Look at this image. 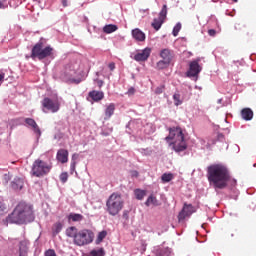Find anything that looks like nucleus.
Wrapping results in <instances>:
<instances>
[{
    "instance_id": "obj_9",
    "label": "nucleus",
    "mask_w": 256,
    "mask_h": 256,
    "mask_svg": "<svg viewBox=\"0 0 256 256\" xmlns=\"http://www.w3.org/2000/svg\"><path fill=\"white\" fill-rule=\"evenodd\" d=\"M200 62L201 59L197 58L189 63V70L186 72L187 77H199L203 69L201 65H199Z\"/></svg>"
},
{
    "instance_id": "obj_54",
    "label": "nucleus",
    "mask_w": 256,
    "mask_h": 256,
    "mask_svg": "<svg viewBox=\"0 0 256 256\" xmlns=\"http://www.w3.org/2000/svg\"><path fill=\"white\" fill-rule=\"evenodd\" d=\"M1 7H3V4L1 3V0H0V9H1Z\"/></svg>"
},
{
    "instance_id": "obj_15",
    "label": "nucleus",
    "mask_w": 256,
    "mask_h": 256,
    "mask_svg": "<svg viewBox=\"0 0 256 256\" xmlns=\"http://www.w3.org/2000/svg\"><path fill=\"white\" fill-rule=\"evenodd\" d=\"M132 37L135 41L143 42L146 39L145 33L141 31L139 28H135L132 30Z\"/></svg>"
},
{
    "instance_id": "obj_43",
    "label": "nucleus",
    "mask_w": 256,
    "mask_h": 256,
    "mask_svg": "<svg viewBox=\"0 0 256 256\" xmlns=\"http://www.w3.org/2000/svg\"><path fill=\"white\" fill-rule=\"evenodd\" d=\"M122 217H123V219H125V221H129V211L125 210L123 212Z\"/></svg>"
},
{
    "instance_id": "obj_28",
    "label": "nucleus",
    "mask_w": 256,
    "mask_h": 256,
    "mask_svg": "<svg viewBox=\"0 0 256 256\" xmlns=\"http://www.w3.org/2000/svg\"><path fill=\"white\" fill-rule=\"evenodd\" d=\"M169 65H171V62H169L167 60H160L157 62L156 67H157V69L161 70V69H167V67H169Z\"/></svg>"
},
{
    "instance_id": "obj_24",
    "label": "nucleus",
    "mask_w": 256,
    "mask_h": 256,
    "mask_svg": "<svg viewBox=\"0 0 256 256\" xmlns=\"http://www.w3.org/2000/svg\"><path fill=\"white\" fill-rule=\"evenodd\" d=\"M77 233H79V231H77V228L75 226L69 227L66 230L67 237H72L74 239V242H75V237H77Z\"/></svg>"
},
{
    "instance_id": "obj_45",
    "label": "nucleus",
    "mask_w": 256,
    "mask_h": 256,
    "mask_svg": "<svg viewBox=\"0 0 256 256\" xmlns=\"http://www.w3.org/2000/svg\"><path fill=\"white\" fill-rule=\"evenodd\" d=\"M4 80H5V73L0 72V83H3Z\"/></svg>"
},
{
    "instance_id": "obj_49",
    "label": "nucleus",
    "mask_w": 256,
    "mask_h": 256,
    "mask_svg": "<svg viewBox=\"0 0 256 256\" xmlns=\"http://www.w3.org/2000/svg\"><path fill=\"white\" fill-rule=\"evenodd\" d=\"M79 154H73L72 155V161H75L76 159H78Z\"/></svg>"
},
{
    "instance_id": "obj_35",
    "label": "nucleus",
    "mask_w": 256,
    "mask_h": 256,
    "mask_svg": "<svg viewBox=\"0 0 256 256\" xmlns=\"http://www.w3.org/2000/svg\"><path fill=\"white\" fill-rule=\"evenodd\" d=\"M61 229H63V224H61L60 222L54 225V233H56V235L58 233H61Z\"/></svg>"
},
{
    "instance_id": "obj_21",
    "label": "nucleus",
    "mask_w": 256,
    "mask_h": 256,
    "mask_svg": "<svg viewBox=\"0 0 256 256\" xmlns=\"http://www.w3.org/2000/svg\"><path fill=\"white\" fill-rule=\"evenodd\" d=\"M151 205H153L154 207H159L160 205L159 200H157V197H155V195H150L145 202L146 207H151Z\"/></svg>"
},
{
    "instance_id": "obj_31",
    "label": "nucleus",
    "mask_w": 256,
    "mask_h": 256,
    "mask_svg": "<svg viewBox=\"0 0 256 256\" xmlns=\"http://www.w3.org/2000/svg\"><path fill=\"white\" fill-rule=\"evenodd\" d=\"M107 237V231L103 230L98 233L97 239H96V245H99V243L103 242V239Z\"/></svg>"
},
{
    "instance_id": "obj_42",
    "label": "nucleus",
    "mask_w": 256,
    "mask_h": 256,
    "mask_svg": "<svg viewBox=\"0 0 256 256\" xmlns=\"http://www.w3.org/2000/svg\"><path fill=\"white\" fill-rule=\"evenodd\" d=\"M208 35H210V37H215V35H217V31L215 29H210L208 30Z\"/></svg>"
},
{
    "instance_id": "obj_17",
    "label": "nucleus",
    "mask_w": 256,
    "mask_h": 256,
    "mask_svg": "<svg viewBox=\"0 0 256 256\" xmlns=\"http://www.w3.org/2000/svg\"><path fill=\"white\" fill-rule=\"evenodd\" d=\"M114 113H115V104L110 103L106 107L105 112H104L105 121L109 120L110 117H113Z\"/></svg>"
},
{
    "instance_id": "obj_20",
    "label": "nucleus",
    "mask_w": 256,
    "mask_h": 256,
    "mask_svg": "<svg viewBox=\"0 0 256 256\" xmlns=\"http://www.w3.org/2000/svg\"><path fill=\"white\" fill-rule=\"evenodd\" d=\"M160 57L163 61H168L169 63L173 61V56L171 55V51L169 49H163L160 52Z\"/></svg>"
},
{
    "instance_id": "obj_25",
    "label": "nucleus",
    "mask_w": 256,
    "mask_h": 256,
    "mask_svg": "<svg viewBox=\"0 0 256 256\" xmlns=\"http://www.w3.org/2000/svg\"><path fill=\"white\" fill-rule=\"evenodd\" d=\"M33 131L34 135H36V145L39 144V137H41V129L37 125V122L33 121Z\"/></svg>"
},
{
    "instance_id": "obj_50",
    "label": "nucleus",
    "mask_w": 256,
    "mask_h": 256,
    "mask_svg": "<svg viewBox=\"0 0 256 256\" xmlns=\"http://www.w3.org/2000/svg\"><path fill=\"white\" fill-rule=\"evenodd\" d=\"M132 177H139V172L133 171L132 172Z\"/></svg>"
},
{
    "instance_id": "obj_7",
    "label": "nucleus",
    "mask_w": 256,
    "mask_h": 256,
    "mask_svg": "<svg viewBox=\"0 0 256 256\" xmlns=\"http://www.w3.org/2000/svg\"><path fill=\"white\" fill-rule=\"evenodd\" d=\"M53 56V48L51 46H47L43 48V42L37 43L33 47V57H37L38 59H47V57Z\"/></svg>"
},
{
    "instance_id": "obj_47",
    "label": "nucleus",
    "mask_w": 256,
    "mask_h": 256,
    "mask_svg": "<svg viewBox=\"0 0 256 256\" xmlns=\"http://www.w3.org/2000/svg\"><path fill=\"white\" fill-rule=\"evenodd\" d=\"M135 93V88H130L128 90V95H133Z\"/></svg>"
},
{
    "instance_id": "obj_44",
    "label": "nucleus",
    "mask_w": 256,
    "mask_h": 256,
    "mask_svg": "<svg viewBox=\"0 0 256 256\" xmlns=\"http://www.w3.org/2000/svg\"><path fill=\"white\" fill-rule=\"evenodd\" d=\"M108 68L110 69V71H115V63L114 62L109 63Z\"/></svg>"
},
{
    "instance_id": "obj_27",
    "label": "nucleus",
    "mask_w": 256,
    "mask_h": 256,
    "mask_svg": "<svg viewBox=\"0 0 256 256\" xmlns=\"http://www.w3.org/2000/svg\"><path fill=\"white\" fill-rule=\"evenodd\" d=\"M68 219H69V221H73V222L83 221V215L70 213L68 216Z\"/></svg>"
},
{
    "instance_id": "obj_52",
    "label": "nucleus",
    "mask_w": 256,
    "mask_h": 256,
    "mask_svg": "<svg viewBox=\"0 0 256 256\" xmlns=\"http://www.w3.org/2000/svg\"><path fill=\"white\" fill-rule=\"evenodd\" d=\"M233 183H234V185H236L237 184V180L233 179Z\"/></svg>"
},
{
    "instance_id": "obj_8",
    "label": "nucleus",
    "mask_w": 256,
    "mask_h": 256,
    "mask_svg": "<svg viewBox=\"0 0 256 256\" xmlns=\"http://www.w3.org/2000/svg\"><path fill=\"white\" fill-rule=\"evenodd\" d=\"M42 106L44 109H47V111H50L51 113H57V111L61 109V102H59L58 99H51L46 97L42 101Z\"/></svg>"
},
{
    "instance_id": "obj_19",
    "label": "nucleus",
    "mask_w": 256,
    "mask_h": 256,
    "mask_svg": "<svg viewBox=\"0 0 256 256\" xmlns=\"http://www.w3.org/2000/svg\"><path fill=\"white\" fill-rule=\"evenodd\" d=\"M241 117L244 121H251V119H253V110H251V108L242 109Z\"/></svg>"
},
{
    "instance_id": "obj_39",
    "label": "nucleus",
    "mask_w": 256,
    "mask_h": 256,
    "mask_svg": "<svg viewBox=\"0 0 256 256\" xmlns=\"http://www.w3.org/2000/svg\"><path fill=\"white\" fill-rule=\"evenodd\" d=\"M163 91H165V86H159L155 89L156 95H161V93H163Z\"/></svg>"
},
{
    "instance_id": "obj_6",
    "label": "nucleus",
    "mask_w": 256,
    "mask_h": 256,
    "mask_svg": "<svg viewBox=\"0 0 256 256\" xmlns=\"http://www.w3.org/2000/svg\"><path fill=\"white\" fill-rule=\"evenodd\" d=\"M52 169V163H47L41 159H37L34 162L33 175L35 177H45V175H49V173H51Z\"/></svg>"
},
{
    "instance_id": "obj_34",
    "label": "nucleus",
    "mask_w": 256,
    "mask_h": 256,
    "mask_svg": "<svg viewBox=\"0 0 256 256\" xmlns=\"http://www.w3.org/2000/svg\"><path fill=\"white\" fill-rule=\"evenodd\" d=\"M179 31H181V22H178L174 28H173V31H172V35L174 37H177V35H179Z\"/></svg>"
},
{
    "instance_id": "obj_37",
    "label": "nucleus",
    "mask_w": 256,
    "mask_h": 256,
    "mask_svg": "<svg viewBox=\"0 0 256 256\" xmlns=\"http://www.w3.org/2000/svg\"><path fill=\"white\" fill-rule=\"evenodd\" d=\"M24 125H26V127H33V119L31 118L24 119Z\"/></svg>"
},
{
    "instance_id": "obj_12",
    "label": "nucleus",
    "mask_w": 256,
    "mask_h": 256,
    "mask_svg": "<svg viewBox=\"0 0 256 256\" xmlns=\"http://www.w3.org/2000/svg\"><path fill=\"white\" fill-rule=\"evenodd\" d=\"M151 56V48H145L144 50L135 54L134 59L135 61H147Z\"/></svg>"
},
{
    "instance_id": "obj_33",
    "label": "nucleus",
    "mask_w": 256,
    "mask_h": 256,
    "mask_svg": "<svg viewBox=\"0 0 256 256\" xmlns=\"http://www.w3.org/2000/svg\"><path fill=\"white\" fill-rule=\"evenodd\" d=\"M173 100H174V104L176 106H179V105H181V103H183V101H181V94H179V93H175L173 95Z\"/></svg>"
},
{
    "instance_id": "obj_29",
    "label": "nucleus",
    "mask_w": 256,
    "mask_h": 256,
    "mask_svg": "<svg viewBox=\"0 0 256 256\" xmlns=\"http://www.w3.org/2000/svg\"><path fill=\"white\" fill-rule=\"evenodd\" d=\"M64 81H66V83H75L76 85H79V83H81V79H75L70 75L65 74L64 75Z\"/></svg>"
},
{
    "instance_id": "obj_51",
    "label": "nucleus",
    "mask_w": 256,
    "mask_h": 256,
    "mask_svg": "<svg viewBox=\"0 0 256 256\" xmlns=\"http://www.w3.org/2000/svg\"><path fill=\"white\" fill-rule=\"evenodd\" d=\"M63 7H67V0H61Z\"/></svg>"
},
{
    "instance_id": "obj_2",
    "label": "nucleus",
    "mask_w": 256,
    "mask_h": 256,
    "mask_svg": "<svg viewBox=\"0 0 256 256\" xmlns=\"http://www.w3.org/2000/svg\"><path fill=\"white\" fill-rule=\"evenodd\" d=\"M33 219V208L26 202H20L13 212L6 218L7 223H15L23 225V223H31Z\"/></svg>"
},
{
    "instance_id": "obj_18",
    "label": "nucleus",
    "mask_w": 256,
    "mask_h": 256,
    "mask_svg": "<svg viewBox=\"0 0 256 256\" xmlns=\"http://www.w3.org/2000/svg\"><path fill=\"white\" fill-rule=\"evenodd\" d=\"M156 256H170L171 249L169 247H158L154 251Z\"/></svg>"
},
{
    "instance_id": "obj_32",
    "label": "nucleus",
    "mask_w": 256,
    "mask_h": 256,
    "mask_svg": "<svg viewBox=\"0 0 256 256\" xmlns=\"http://www.w3.org/2000/svg\"><path fill=\"white\" fill-rule=\"evenodd\" d=\"M134 193H135L136 199H138L139 201L143 200V198L146 195V192L144 190H141V189H136L134 191Z\"/></svg>"
},
{
    "instance_id": "obj_48",
    "label": "nucleus",
    "mask_w": 256,
    "mask_h": 256,
    "mask_svg": "<svg viewBox=\"0 0 256 256\" xmlns=\"http://www.w3.org/2000/svg\"><path fill=\"white\" fill-rule=\"evenodd\" d=\"M142 253H145L146 249H147V244H145L144 242L142 243Z\"/></svg>"
},
{
    "instance_id": "obj_23",
    "label": "nucleus",
    "mask_w": 256,
    "mask_h": 256,
    "mask_svg": "<svg viewBox=\"0 0 256 256\" xmlns=\"http://www.w3.org/2000/svg\"><path fill=\"white\" fill-rule=\"evenodd\" d=\"M119 29V27H117V25L115 24H108L106 26L103 27V31L109 35L111 33H115V31H117Z\"/></svg>"
},
{
    "instance_id": "obj_16",
    "label": "nucleus",
    "mask_w": 256,
    "mask_h": 256,
    "mask_svg": "<svg viewBox=\"0 0 256 256\" xmlns=\"http://www.w3.org/2000/svg\"><path fill=\"white\" fill-rule=\"evenodd\" d=\"M24 181L22 178L16 177L14 180L11 182V187L15 191H21L23 189Z\"/></svg>"
},
{
    "instance_id": "obj_40",
    "label": "nucleus",
    "mask_w": 256,
    "mask_h": 256,
    "mask_svg": "<svg viewBox=\"0 0 256 256\" xmlns=\"http://www.w3.org/2000/svg\"><path fill=\"white\" fill-rule=\"evenodd\" d=\"M94 81L99 89H101V87H103V85H105V82L103 80L95 79Z\"/></svg>"
},
{
    "instance_id": "obj_3",
    "label": "nucleus",
    "mask_w": 256,
    "mask_h": 256,
    "mask_svg": "<svg viewBox=\"0 0 256 256\" xmlns=\"http://www.w3.org/2000/svg\"><path fill=\"white\" fill-rule=\"evenodd\" d=\"M173 139L174 142L170 143V145H172V148L176 153H181L187 149V142L185 141V135H183L181 127L169 128V135L165 140L171 141Z\"/></svg>"
},
{
    "instance_id": "obj_1",
    "label": "nucleus",
    "mask_w": 256,
    "mask_h": 256,
    "mask_svg": "<svg viewBox=\"0 0 256 256\" xmlns=\"http://www.w3.org/2000/svg\"><path fill=\"white\" fill-rule=\"evenodd\" d=\"M207 177L215 189H225L231 181V172L223 164H212L207 168Z\"/></svg>"
},
{
    "instance_id": "obj_38",
    "label": "nucleus",
    "mask_w": 256,
    "mask_h": 256,
    "mask_svg": "<svg viewBox=\"0 0 256 256\" xmlns=\"http://www.w3.org/2000/svg\"><path fill=\"white\" fill-rule=\"evenodd\" d=\"M77 166V161H72L70 165V174L73 175L75 173V167Z\"/></svg>"
},
{
    "instance_id": "obj_13",
    "label": "nucleus",
    "mask_w": 256,
    "mask_h": 256,
    "mask_svg": "<svg viewBox=\"0 0 256 256\" xmlns=\"http://www.w3.org/2000/svg\"><path fill=\"white\" fill-rule=\"evenodd\" d=\"M56 159L59 163H67L69 161V151L66 149H59L56 154Z\"/></svg>"
},
{
    "instance_id": "obj_55",
    "label": "nucleus",
    "mask_w": 256,
    "mask_h": 256,
    "mask_svg": "<svg viewBox=\"0 0 256 256\" xmlns=\"http://www.w3.org/2000/svg\"><path fill=\"white\" fill-rule=\"evenodd\" d=\"M222 101H223V99H219V100H218V103H221Z\"/></svg>"
},
{
    "instance_id": "obj_30",
    "label": "nucleus",
    "mask_w": 256,
    "mask_h": 256,
    "mask_svg": "<svg viewBox=\"0 0 256 256\" xmlns=\"http://www.w3.org/2000/svg\"><path fill=\"white\" fill-rule=\"evenodd\" d=\"M161 181H162V183H169V182L173 181V173H164L161 176Z\"/></svg>"
},
{
    "instance_id": "obj_56",
    "label": "nucleus",
    "mask_w": 256,
    "mask_h": 256,
    "mask_svg": "<svg viewBox=\"0 0 256 256\" xmlns=\"http://www.w3.org/2000/svg\"><path fill=\"white\" fill-rule=\"evenodd\" d=\"M233 1H234V3H237L238 0H233Z\"/></svg>"
},
{
    "instance_id": "obj_26",
    "label": "nucleus",
    "mask_w": 256,
    "mask_h": 256,
    "mask_svg": "<svg viewBox=\"0 0 256 256\" xmlns=\"http://www.w3.org/2000/svg\"><path fill=\"white\" fill-rule=\"evenodd\" d=\"M10 125L11 129H13V127H17L18 125H25V118H16L11 120Z\"/></svg>"
},
{
    "instance_id": "obj_14",
    "label": "nucleus",
    "mask_w": 256,
    "mask_h": 256,
    "mask_svg": "<svg viewBox=\"0 0 256 256\" xmlns=\"http://www.w3.org/2000/svg\"><path fill=\"white\" fill-rule=\"evenodd\" d=\"M88 96L96 103H98V101H103V99H105V93H103V91L92 90L89 92Z\"/></svg>"
},
{
    "instance_id": "obj_4",
    "label": "nucleus",
    "mask_w": 256,
    "mask_h": 256,
    "mask_svg": "<svg viewBox=\"0 0 256 256\" xmlns=\"http://www.w3.org/2000/svg\"><path fill=\"white\" fill-rule=\"evenodd\" d=\"M123 207H125V201L117 192L112 193L106 201V211L112 217L119 215L123 211Z\"/></svg>"
},
{
    "instance_id": "obj_22",
    "label": "nucleus",
    "mask_w": 256,
    "mask_h": 256,
    "mask_svg": "<svg viewBox=\"0 0 256 256\" xmlns=\"http://www.w3.org/2000/svg\"><path fill=\"white\" fill-rule=\"evenodd\" d=\"M28 245L29 243L27 241L20 242L19 256H27V251L29 250Z\"/></svg>"
},
{
    "instance_id": "obj_11",
    "label": "nucleus",
    "mask_w": 256,
    "mask_h": 256,
    "mask_svg": "<svg viewBox=\"0 0 256 256\" xmlns=\"http://www.w3.org/2000/svg\"><path fill=\"white\" fill-rule=\"evenodd\" d=\"M195 212L193 205L185 203L182 210L178 214V221H185L186 217H191Z\"/></svg>"
},
{
    "instance_id": "obj_53",
    "label": "nucleus",
    "mask_w": 256,
    "mask_h": 256,
    "mask_svg": "<svg viewBox=\"0 0 256 256\" xmlns=\"http://www.w3.org/2000/svg\"><path fill=\"white\" fill-rule=\"evenodd\" d=\"M30 57H33V50H31V54H30Z\"/></svg>"
},
{
    "instance_id": "obj_10",
    "label": "nucleus",
    "mask_w": 256,
    "mask_h": 256,
    "mask_svg": "<svg viewBox=\"0 0 256 256\" xmlns=\"http://www.w3.org/2000/svg\"><path fill=\"white\" fill-rule=\"evenodd\" d=\"M165 19H167V5L164 4L162 7V10L159 13V17L155 18L152 22V27L155 29V31H159L165 23Z\"/></svg>"
},
{
    "instance_id": "obj_46",
    "label": "nucleus",
    "mask_w": 256,
    "mask_h": 256,
    "mask_svg": "<svg viewBox=\"0 0 256 256\" xmlns=\"http://www.w3.org/2000/svg\"><path fill=\"white\" fill-rule=\"evenodd\" d=\"M2 211H5V204H3V202H0V213Z\"/></svg>"
},
{
    "instance_id": "obj_36",
    "label": "nucleus",
    "mask_w": 256,
    "mask_h": 256,
    "mask_svg": "<svg viewBox=\"0 0 256 256\" xmlns=\"http://www.w3.org/2000/svg\"><path fill=\"white\" fill-rule=\"evenodd\" d=\"M69 179V174L67 172H63L60 174L61 183H65Z\"/></svg>"
},
{
    "instance_id": "obj_41",
    "label": "nucleus",
    "mask_w": 256,
    "mask_h": 256,
    "mask_svg": "<svg viewBox=\"0 0 256 256\" xmlns=\"http://www.w3.org/2000/svg\"><path fill=\"white\" fill-rule=\"evenodd\" d=\"M45 256H57V253H55V250L49 249L45 252Z\"/></svg>"
},
{
    "instance_id": "obj_5",
    "label": "nucleus",
    "mask_w": 256,
    "mask_h": 256,
    "mask_svg": "<svg viewBox=\"0 0 256 256\" xmlns=\"http://www.w3.org/2000/svg\"><path fill=\"white\" fill-rule=\"evenodd\" d=\"M93 239H95V234L93 231L88 229H83L78 231L74 239V245L78 247H83V245H89V243H93Z\"/></svg>"
}]
</instances>
